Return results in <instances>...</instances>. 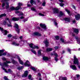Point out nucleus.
Instances as JSON below:
<instances>
[{
  "instance_id": "1",
  "label": "nucleus",
  "mask_w": 80,
  "mask_h": 80,
  "mask_svg": "<svg viewBox=\"0 0 80 80\" xmlns=\"http://www.w3.org/2000/svg\"><path fill=\"white\" fill-rule=\"evenodd\" d=\"M7 63H11V62L10 61H6V62H4L3 64L1 65L2 67L3 70H4L5 72H6V73H8V72L7 71V70L5 69V68H3V67L8 66Z\"/></svg>"
},
{
  "instance_id": "2",
  "label": "nucleus",
  "mask_w": 80,
  "mask_h": 80,
  "mask_svg": "<svg viewBox=\"0 0 80 80\" xmlns=\"http://www.w3.org/2000/svg\"><path fill=\"white\" fill-rule=\"evenodd\" d=\"M6 21L4 22V23L5 25H7L8 27H12V26L11 24V22H10V20L8 19V18H6L5 19Z\"/></svg>"
},
{
  "instance_id": "3",
  "label": "nucleus",
  "mask_w": 80,
  "mask_h": 80,
  "mask_svg": "<svg viewBox=\"0 0 80 80\" xmlns=\"http://www.w3.org/2000/svg\"><path fill=\"white\" fill-rule=\"evenodd\" d=\"M29 46L30 48H31L32 49H35V48L38 49V48H39V47H38V46H35L32 43L30 44Z\"/></svg>"
},
{
  "instance_id": "4",
  "label": "nucleus",
  "mask_w": 80,
  "mask_h": 80,
  "mask_svg": "<svg viewBox=\"0 0 80 80\" xmlns=\"http://www.w3.org/2000/svg\"><path fill=\"white\" fill-rule=\"evenodd\" d=\"M74 64H77V65H78V60L77 58L76 57V56H74Z\"/></svg>"
},
{
  "instance_id": "5",
  "label": "nucleus",
  "mask_w": 80,
  "mask_h": 80,
  "mask_svg": "<svg viewBox=\"0 0 80 80\" xmlns=\"http://www.w3.org/2000/svg\"><path fill=\"white\" fill-rule=\"evenodd\" d=\"M5 6L7 9V8H8L9 7V5L8 4V3L6 2L2 3V7L3 8V7H5Z\"/></svg>"
},
{
  "instance_id": "6",
  "label": "nucleus",
  "mask_w": 80,
  "mask_h": 80,
  "mask_svg": "<svg viewBox=\"0 0 80 80\" xmlns=\"http://www.w3.org/2000/svg\"><path fill=\"white\" fill-rule=\"evenodd\" d=\"M14 27L16 28V30L17 32L18 33H19V32H20V29L18 28V25L16 23H15L14 25Z\"/></svg>"
},
{
  "instance_id": "7",
  "label": "nucleus",
  "mask_w": 80,
  "mask_h": 80,
  "mask_svg": "<svg viewBox=\"0 0 80 80\" xmlns=\"http://www.w3.org/2000/svg\"><path fill=\"white\" fill-rule=\"evenodd\" d=\"M75 13L77 15H75V18L77 20H78L79 19H80V14L77 12H75Z\"/></svg>"
},
{
  "instance_id": "8",
  "label": "nucleus",
  "mask_w": 80,
  "mask_h": 80,
  "mask_svg": "<svg viewBox=\"0 0 80 80\" xmlns=\"http://www.w3.org/2000/svg\"><path fill=\"white\" fill-rule=\"evenodd\" d=\"M0 30H1V32L3 33L4 35H5L7 34V31L6 30H3V29L0 27Z\"/></svg>"
},
{
  "instance_id": "9",
  "label": "nucleus",
  "mask_w": 80,
  "mask_h": 80,
  "mask_svg": "<svg viewBox=\"0 0 80 80\" xmlns=\"http://www.w3.org/2000/svg\"><path fill=\"white\" fill-rule=\"evenodd\" d=\"M70 67L71 69H72L73 70H77V67L75 65H70Z\"/></svg>"
},
{
  "instance_id": "10",
  "label": "nucleus",
  "mask_w": 80,
  "mask_h": 80,
  "mask_svg": "<svg viewBox=\"0 0 80 80\" xmlns=\"http://www.w3.org/2000/svg\"><path fill=\"white\" fill-rule=\"evenodd\" d=\"M28 71H25L24 74L22 75V77H27L28 76Z\"/></svg>"
},
{
  "instance_id": "11",
  "label": "nucleus",
  "mask_w": 80,
  "mask_h": 80,
  "mask_svg": "<svg viewBox=\"0 0 80 80\" xmlns=\"http://www.w3.org/2000/svg\"><path fill=\"white\" fill-rule=\"evenodd\" d=\"M4 52V50H0V56H2V55H3L4 56L7 55V53L6 52H4L2 54V52Z\"/></svg>"
},
{
  "instance_id": "12",
  "label": "nucleus",
  "mask_w": 80,
  "mask_h": 80,
  "mask_svg": "<svg viewBox=\"0 0 80 80\" xmlns=\"http://www.w3.org/2000/svg\"><path fill=\"white\" fill-rule=\"evenodd\" d=\"M40 26L42 27V28H43L44 30H46L47 29V28L46 27V25L44 24H40Z\"/></svg>"
},
{
  "instance_id": "13",
  "label": "nucleus",
  "mask_w": 80,
  "mask_h": 80,
  "mask_svg": "<svg viewBox=\"0 0 80 80\" xmlns=\"http://www.w3.org/2000/svg\"><path fill=\"white\" fill-rule=\"evenodd\" d=\"M24 65H25V66H27L28 67V66H30V62H29V61H28V60H27L24 64Z\"/></svg>"
},
{
  "instance_id": "14",
  "label": "nucleus",
  "mask_w": 80,
  "mask_h": 80,
  "mask_svg": "<svg viewBox=\"0 0 80 80\" xmlns=\"http://www.w3.org/2000/svg\"><path fill=\"white\" fill-rule=\"evenodd\" d=\"M15 13L17 14V13H20L18 15V16H23L24 15V14L23 13H22V12L20 13V12H19V11L15 12Z\"/></svg>"
},
{
  "instance_id": "15",
  "label": "nucleus",
  "mask_w": 80,
  "mask_h": 80,
  "mask_svg": "<svg viewBox=\"0 0 80 80\" xmlns=\"http://www.w3.org/2000/svg\"><path fill=\"white\" fill-rule=\"evenodd\" d=\"M75 38L77 41L78 43L80 45V38L78 37H76Z\"/></svg>"
},
{
  "instance_id": "16",
  "label": "nucleus",
  "mask_w": 80,
  "mask_h": 80,
  "mask_svg": "<svg viewBox=\"0 0 80 80\" xmlns=\"http://www.w3.org/2000/svg\"><path fill=\"white\" fill-rule=\"evenodd\" d=\"M54 55L56 57H55L54 59L56 61H58V58H57V57H58V54H57V53H55L54 54Z\"/></svg>"
},
{
  "instance_id": "17",
  "label": "nucleus",
  "mask_w": 80,
  "mask_h": 80,
  "mask_svg": "<svg viewBox=\"0 0 80 80\" xmlns=\"http://www.w3.org/2000/svg\"><path fill=\"white\" fill-rule=\"evenodd\" d=\"M33 35H37V36H41V34L39 33L38 32H35L33 34Z\"/></svg>"
},
{
  "instance_id": "18",
  "label": "nucleus",
  "mask_w": 80,
  "mask_h": 80,
  "mask_svg": "<svg viewBox=\"0 0 80 80\" xmlns=\"http://www.w3.org/2000/svg\"><path fill=\"white\" fill-rule=\"evenodd\" d=\"M18 60H19V62L20 63V64H21V65H23V61H22V60H21L20 59V58L18 57Z\"/></svg>"
},
{
  "instance_id": "19",
  "label": "nucleus",
  "mask_w": 80,
  "mask_h": 80,
  "mask_svg": "<svg viewBox=\"0 0 80 80\" xmlns=\"http://www.w3.org/2000/svg\"><path fill=\"white\" fill-rule=\"evenodd\" d=\"M12 45H14L15 46H19L20 44L19 43H17V42H14L12 43Z\"/></svg>"
},
{
  "instance_id": "20",
  "label": "nucleus",
  "mask_w": 80,
  "mask_h": 80,
  "mask_svg": "<svg viewBox=\"0 0 80 80\" xmlns=\"http://www.w3.org/2000/svg\"><path fill=\"white\" fill-rule=\"evenodd\" d=\"M58 12V10L57 8L54 9V13H57Z\"/></svg>"
},
{
  "instance_id": "21",
  "label": "nucleus",
  "mask_w": 80,
  "mask_h": 80,
  "mask_svg": "<svg viewBox=\"0 0 80 80\" xmlns=\"http://www.w3.org/2000/svg\"><path fill=\"white\" fill-rule=\"evenodd\" d=\"M42 59L43 60H45V61H47V60H48V58L46 56L43 57H42Z\"/></svg>"
},
{
  "instance_id": "22",
  "label": "nucleus",
  "mask_w": 80,
  "mask_h": 80,
  "mask_svg": "<svg viewBox=\"0 0 80 80\" xmlns=\"http://www.w3.org/2000/svg\"><path fill=\"white\" fill-rule=\"evenodd\" d=\"M20 20V18H13L12 19V20L13 21H18V20Z\"/></svg>"
},
{
  "instance_id": "23",
  "label": "nucleus",
  "mask_w": 80,
  "mask_h": 80,
  "mask_svg": "<svg viewBox=\"0 0 80 80\" xmlns=\"http://www.w3.org/2000/svg\"><path fill=\"white\" fill-rule=\"evenodd\" d=\"M59 80H67V78L65 77H60L59 78Z\"/></svg>"
},
{
  "instance_id": "24",
  "label": "nucleus",
  "mask_w": 80,
  "mask_h": 80,
  "mask_svg": "<svg viewBox=\"0 0 80 80\" xmlns=\"http://www.w3.org/2000/svg\"><path fill=\"white\" fill-rule=\"evenodd\" d=\"M63 15H64V13H63L62 11H60L59 12V17H61V16H63Z\"/></svg>"
},
{
  "instance_id": "25",
  "label": "nucleus",
  "mask_w": 80,
  "mask_h": 80,
  "mask_svg": "<svg viewBox=\"0 0 80 80\" xmlns=\"http://www.w3.org/2000/svg\"><path fill=\"white\" fill-rule=\"evenodd\" d=\"M64 20L66 22H70V18H64Z\"/></svg>"
},
{
  "instance_id": "26",
  "label": "nucleus",
  "mask_w": 80,
  "mask_h": 80,
  "mask_svg": "<svg viewBox=\"0 0 80 80\" xmlns=\"http://www.w3.org/2000/svg\"><path fill=\"white\" fill-rule=\"evenodd\" d=\"M74 32L75 33H76L77 34H78V29H74Z\"/></svg>"
},
{
  "instance_id": "27",
  "label": "nucleus",
  "mask_w": 80,
  "mask_h": 80,
  "mask_svg": "<svg viewBox=\"0 0 80 80\" xmlns=\"http://www.w3.org/2000/svg\"><path fill=\"white\" fill-rule=\"evenodd\" d=\"M44 43H45L46 47H47V46L48 45V40H46L44 42Z\"/></svg>"
},
{
  "instance_id": "28",
  "label": "nucleus",
  "mask_w": 80,
  "mask_h": 80,
  "mask_svg": "<svg viewBox=\"0 0 80 80\" xmlns=\"http://www.w3.org/2000/svg\"><path fill=\"white\" fill-rule=\"evenodd\" d=\"M53 50V49L52 48H48V49H47L46 51L47 52H50L52 51Z\"/></svg>"
},
{
  "instance_id": "29",
  "label": "nucleus",
  "mask_w": 80,
  "mask_h": 80,
  "mask_svg": "<svg viewBox=\"0 0 80 80\" xmlns=\"http://www.w3.org/2000/svg\"><path fill=\"white\" fill-rule=\"evenodd\" d=\"M6 15H7V14L5 13L2 14L0 15V18L3 17H6Z\"/></svg>"
},
{
  "instance_id": "30",
  "label": "nucleus",
  "mask_w": 80,
  "mask_h": 80,
  "mask_svg": "<svg viewBox=\"0 0 80 80\" xmlns=\"http://www.w3.org/2000/svg\"><path fill=\"white\" fill-rule=\"evenodd\" d=\"M31 51L32 53H34V54H35V55H36L37 54V52H36V51L35 50H34L33 49L31 50Z\"/></svg>"
},
{
  "instance_id": "31",
  "label": "nucleus",
  "mask_w": 80,
  "mask_h": 80,
  "mask_svg": "<svg viewBox=\"0 0 80 80\" xmlns=\"http://www.w3.org/2000/svg\"><path fill=\"white\" fill-rule=\"evenodd\" d=\"M52 21H54V25H56V26H57V25H58L57 23L55 22V21H56V19H52Z\"/></svg>"
},
{
  "instance_id": "32",
  "label": "nucleus",
  "mask_w": 80,
  "mask_h": 80,
  "mask_svg": "<svg viewBox=\"0 0 80 80\" xmlns=\"http://www.w3.org/2000/svg\"><path fill=\"white\" fill-rule=\"evenodd\" d=\"M66 11L69 14V15H70V11L67 9H66Z\"/></svg>"
},
{
  "instance_id": "33",
  "label": "nucleus",
  "mask_w": 80,
  "mask_h": 80,
  "mask_svg": "<svg viewBox=\"0 0 80 80\" xmlns=\"http://www.w3.org/2000/svg\"><path fill=\"white\" fill-rule=\"evenodd\" d=\"M23 68V66H20L18 68V70H21L22 68Z\"/></svg>"
},
{
  "instance_id": "34",
  "label": "nucleus",
  "mask_w": 80,
  "mask_h": 80,
  "mask_svg": "<svg viewBox=\"0 0 80 80\" xmlns=\"http://www.w3.org/2000/svg\"><path fill=\"white\" fill-rule=\"evenodd\" d=\"M41 50H39L38 51V55H41Z\"/></svg>"
},
{
  "instance_id": "35",
  "label": "nucleus",
  "mask_w": 80,
  "mask_h": 80,
  "mask_svg": "<svg viewBox=\"0 0 80 80\" xmlns=\"http://www.w3.org/2000/svg\"><path fill=\"white\" fill-rule=\"evenodd\" d=\"M19 9H20L19 6H18L17 7L15 8V10H18Z\"/></svg>"
},
{
  "instance_id": "36",
  "label": "nucleus",
  "mask_w": 80,
  "mask_h": 80,
  "mask_svg": "<svg viewBox=\"0 0 80 80\" xmlns=\"http://www.w3.org/2000/svg\"><path fill=\"white\" fill-rule=\"evenodd\" d=\"M30 3L31 4H32V5H33V4H34V3H35V2H34V1H33V0H31Z\"/></svg>"
},
{
  "instance_id": "37",
  "label": "nucleus",
  "mask_w": 80,
  "mask_h": 80,
  "mask_svg": "<svg viewBox=\"0 0 80 80\" xmlns=\"http://www.w3.org/2000/svg\"><path fill=\"white\" fill-rule=\"evenodd\" d=\"M31 10H32V11H34V12H36V10L35 9V8L33 7L31 8Z\"/></svg>"
},
{
  "instance_id": "38",
  "label": "nucleus",
  "mask_w": 80,
  "mask_h": 80,
  "mask_svg": "<svg viewBox=\"0 0 80 80\" xmlns=\"http://www.w3.org/2000/svg\"><path fill=\"white\" fill-rule=\"evenodd\" d=\"M10 9L11 10H15V8L14 7H11L10 8Z\"/></svg>"
},
{
  "instance_id": "39",
  "label": "nucleus",
  "mask_w": 80,
  "mask_h": 80,
  "mask_svg": "<svg viewBox=\"0 0 80 80\" xmlns=\"http://www.w3.org/2000/svg\"><path fill=\"white\" fill-rule=\"evenodd\" d=\"M31 69L33 70V71H36V69L34 67H31Z\"/></svg>"
},
{
  "instance_id": "40",
  "label": "nucleus",
  "mask_w": 80,
  "mask_h": 80,
  "mask_svg": "<svg viewBox=\"0 0 80 80\" xmlns=\"http://www.w3.org/2000/svg\"><path fill=\"white\" fill-rule=\"evenodd\" d=\"M59 5L61 7H63L64 4H63V3H61L59 4Z\"/></svg>"
},
{
  "instance_id": "41",
  "label": "nucleus",
  "mask_w": 80,
  "mask_h": 80,
  "mask_svg": "<svg viewBox=\"0 0 80 80\" xmlns=\"http://www.w3.org/2000/svg\"><path fill=\"white\" fill-rule=\"evenodd\" d=\"M55 38L56 40H58L59 39V36H57L55 37Z\"/></svg>"
},
{
  "instance_id": "42",
  "label": "nucleus",
  "mask_w": 80,
  "mask_h": 80,
  "mask_svg": "<svg viewBox=\"0 0 80 80\" xmlns=\"http://www.w3.org/2000/svg\"><path fill=\"white\" fill-rule=\"evenodd\" d=\"M18 5L19 6H22V5H23V4L22 3L19 2L18 3Z\"/></svg>"
},
{
  "instance_id": "43",
  "label": "nucleus",
  "mask_w": 80,
  "mask_h": 80,
  "mask_svg": "<svg viewBox=\"0 0 80 80\" xmlns=\"http://www.w3.org/2000/svg\"><path fill=\"white\" fill-rule=\"evenodd\" d=\"M12 62L13 63H17V62L15 61V60L13 59L12 60Z\"/></svg>"
},
{
  "instance_id": "44",
  "label": "nucleus",
  "mask_w": 80,
  "mask_h": 80,
  "mask_svg": "<svg viewBox=\"0 0 80 80\" xmlns=\"http://www.w3.org/2000/svg\"><path fill=\"white\" fill-rule=\"evenodd\" d=\"M12 37V35L11 34H8V38H10V37Z\"/></svg>"
},
{
  "instance_id": "45",
  "label": "nucleus",
  "mask_w": 80,
  "mask_h": 80,
  "mask_svg": "<svg viewBox=\"0 0 80 80\" xmlns=\"http://www.w3.org/2000/svg\"><path fill=\"white\" fill-rule=\"evenodd\" d=\"M60 41L63 42H65V41L62 38H61L60 39Z\"/></svg>"
},
{
  "instance_id": "46",
  "label": "nucleus",
  "mask_w": 80,
  "mask_h": 80,
  "mask_svg": "<svg viewBox=\"0 0 80 80\" xmlns=\"http://www.w3.org/2000/svg\"><path fill=\"white\" fill-rule=\"evenodd\" d=\"M39 15L41 16H42L43 17H44V16H45V15H44V14H43L41 13H39Z\"/></svg>"
},
{
  "instance_id": "47",
  "label": "nucleus",
  "mask_w": 80,
  "mask_h": 80,
  "mask_svg": "<svg viewBox=\"0 0 80 80\" xmlns=\"http://www.w3.org/2000/svg\"><path fill=\"white\" fill-rule=\"evenodd\" d=\"M28 78L29 79H31V78H32V76L30 75H29L28 76Z\"/></svg>"
},
{
  "instance_id": "48",
  "label": "nucleus",
  "mask_w": 80,
  "mask_h": 80,
  "mask_svg": "<svg viewBox=\"0 0 80 80\" xmlns=\"http://www.w3.org/2000/svg\"><path fill=\"white\" fill-rule=\"evenodd\" d=\"M45 3H46V2H45V1H44L42 3V6H43V7L45 6Z\"/></svg>"
},
{
  "instance_id": "49",
  "label": "nucleus",
  "mask_w": 80,
  "mask_h": 80,
  "mask_svg": "<svg viewBox=\"0 0 80 80\" xmlns=\"http://www.w3.org/2000/svg\"><path fill=\"white\" fill-rule=\"evenodd\" d=\"M8 71L9 72H13V71H12L10 69H8Z\"/></svg>"
},
{
  "instance_id": "50",
  "label": "nucleus",
  "mask_w": 80,
  "mask_h": 80,
  "mask_svg": "<svg viewBox=\"0 0 80 80\" xmlns=\"http://www.w3.org/2000/svg\"><path fill=\"white\" fill-rule=\"evenodd\" d=\"M38 75L39 77H41V74L40 73H38Z\"/></svg>"
},
{
  "instance_id": "51",
  "label": "nucleus",
  "mask_w": 80,
  "mask_h": 80,
  "mask_svg": "<svg viewBox=\"0 0 80 80\" xmlns=\"http://www.w3.org/2000/svg\"><path fill=\"white\" fill-rule=\"evenodd\" d=\"M68 51L69 52H70V51H71V50H70L69 48L68 49Z\"/></svg>"
},
{
  "instance_id": "52",
  "label": "nucleus",
  "mask_w": 80,
  "mask_h": 80,
  "mask_svg": "<svg viewBox=\"0 0 80 80\" xmlns=\"http://www.w3.org/2000/svg\"><path fill=\"white\" fill-rule=\"evenodd\" d=\"M72 23H76V21L75 20H74L72 21Z\"/></svg>"
},
{
  "instance_id": "53",
  "label": "nucleus",
  "mask_w": 80,
  "mask_h": 80,
  "mask_svg": "<svg viewBox=\"0 0 80 80\" xmlns=\"http://www.w3.org/2000/svg\"><path fill=\"white\" fill-rule=\"evenodd\" d=\"M20 19H23V18H24V17L23 16H22L20 18Z\"/></svg>"
},
{
  "instance_id": "54",
  "label": "nucleus",
  "mask_w": 80,
  "mask_h": 80,
  "mask_svg": "<svg viewBox=\"0 0 80 80\" xmlns=\"http://www.w3.org/2000/svg\"><path fill=\"white\" fill-rule=\"evenodd\" d=\"M58 46H56L55 47V48L56 50L57 49H58Z\"/></svg>"
},
{
  "instance_id": "55",
  "label": "nucleus",
  "mask_w": 80,
  "mask_h": 80,
  "mask_svg": "<svg viewBox=\"0 0 80 80\" xmlns=\"http://www.w3.org/2000/svg\"><path fill=\"white\" fill-rule=\"evenodd\" d=\"M59 1L60 2H63V0H59Z\"/></svg>"
},
{
  "instance_id": "56",
  "label": "nucleus",
  "mask_w": 80,
  "mask_h": 80,
  "mask_svg": "<svg viewBox=\"0 0 80 80\" xmlns=\"http://www.w3.org/2000/svg\"><path fill=\"white\" fill-rule=\"evenodd\" d=\"M2 59L3 60H6V58H2Z\"/></svg>"
},
{
  "instance_id": "57",
  "label": "nucleus",
  "mask_w": 80,
  "mask_h": 80,
  "mask_svg": "<svg viewBox=\"0 0 80 80\" xmlns=\"http://www.w3.org/2000/svg\"><path fill=\"white\" fill-rule=\"evenodd\" d=\"M76 76H77V78H78L79 77H80V75H76Z\"/></svg>"
},
{
  "instance_id": "58",
  "label": "nucleus",
  "mask_w": 80,
  "mask_h": 80,
  "mask_svg": "<svg viewBox=\"0 0 80 80\" xmlns=\"http://www.w3.org/2000/svg\"><path fill=\"white\" fill-rule=\"evenodd\" d=\"M2 2H6V1H8L7 0H2Z\"/></svg>"
},
{
  "instance_id": "59",
  "label": "nucleus",
  "mask_w": 80,
  "mask_h": 80,
  "mask_svg": "<svg viewBox=\"0 0 80 80\" xmlns=\"http://www.w3.org/2000/svg\"><path fill=\"white\" fill-rule=\"evenodd\" d=\"M65 53V51H64V50L62 51V54H63V53Z\"/></svg>"
},
{
  "instance_id": "60",
  "label": "nucleus",
  "mask_w": 80,
  "mask_h": 80,
  "mask_svg": "<svg viewBox=\"0 0 80 80\" xmlns=\"http://www.w3.org/2000/svg\"><path fill=\"white\" fill-rule=\"evenodd\" d=\"M72 8H74V9H75V7L74 6H73Z\"/></svg>"
},
{
  "instance_id": "61",
  "label": "nucleus",
  "mask_w": 80,
  "mask_h": 80,
  "mask_svg": "<svg viewBox=\"0 0 80 80\" xmlns=\"http://www.w3.org/2000/svg\"><path fill=\"white\" fill-rule=\"evenodd\" d=\"M28 7H31V6L29 4H28Z\"/></svg>"
},
{
  "instance_id": "62",
  "label": "nucleus",
  "mask_w": 80,
  "mask_h": 80,
  "mask_svg": "<svg viewBox=\"0 0 80 80\" xmlns=\"http://www.w3.org/2000/svg\"><path fill=\"white\" fill-rule=\"evenodd\" d=\"M19 38H20V39L22 38V36L20 37Z\"/></svg>"
},
{
  "instance_id": "63",
  "label": "nucleus",
  "mask_w": 80,
  "mask_h": 80,
  "mask_svg": "<svg viewBox=\"0 0 80 80\" xmlns=\"http://www.w3.org/2000/svg\"><path fill=\"white\" fill-rule=\"evenodd\" d=\"M72 36H75V34L73 33H72Z\"/></svg>"
},
{
  "instance_id": "64",
  "label": "nucleus",
  "mask_w": 80,
  "mask_h": 80,
  "mask_svg": "<svg viewBox=\"0 0 80 80\" xmlns=\"http://www.w3.org/2000/svg\"><path fill=\"white\" fill-rule=\"evenodd\" d=\"M17 75L18 77H20V76L19 74H18V75L17 74Z\"/></svg>"
}]
</instances>
